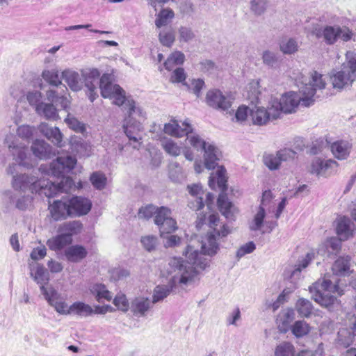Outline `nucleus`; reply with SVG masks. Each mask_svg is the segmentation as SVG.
<instances>
[{
    "label": "nucleus",
    "mask_w": 356,
    "mask_h": 356,
    "mask_svg": "<svg viewBox=\"0 0 356 356\" xmlns=\"http://www.w3.org/2000/svg\"><path fill=\"white\" fill-rule=\"evenodd\" d=\"M33 154L40 159H49L55 156L56 151L43 140H36L31 145Z\"/></svg>",
    "instance_id": "aec40b11"
},
{
    "label": "nucleus",
    "mask_w": 356,
    "mask_h": 356,
    "mask_svg": "<svg viewBox=\"0 0 356 356\" xmlns=\"http://www.w3.org/2000/svg\"><path fill=\"white\" fill-rule=\"evenodd\" d=\"M82 223L79 220L67 222L60 225L58 232L63 233L64 235L70 236L72 238L73 235L80 233L82 230Z\"/></svg>",
    "instance_id": "f704fd0d"
},
{
    "label": "nucleus",
    "mask_w": 356,
    "mask_h": 356,
    "mask_svg": "<svg viewBox=\"0 0 356 356\" xmlns=\"http://www.w3.org/2000/svg\"><path fill=\"white\" fill-rule=\"evenodd\" d=\"M92 186L97 190H102L106 185L107 178L100 172H93L90 177Z\"/></svg>",
    "instance_id": "a18cd8bd"
},
{
    "label": "nucleus",
    "mask_w": 356,
    "mask_h": 356,
    "mask_svg": "<svg viewBox=\"0 0 356 356\" xmlns=\"http://www.w3.org/2000/svg\"><path fill=\"white\" fill-rule=\"evenodd\" d=\"M34 127L29 125L19 126L17 129V134L24 139H30L33 134Z\"/></svg>",
    "instance_id": "e2e57ef3"
},
{
    "label": "nucleus",
    "mask_w": 356,
    "mask_h": 356,
    "mask_svg": "<svg viewBox=\"0 0 356 356\" xmlns=\"http://www.w3.org/2000/svg\"><path fill=\"white\" fill-rule=\"evenodd\" d=\"M6 195L11 203L15 204L19 210H26L32 202L33 197L29 194L18 192H6Z\"/></svg>",
    "instance_id": "5701e85b"
},
{
    "label": "nucleus",
    "mask_w": 356,
    "mask_h": 356,
    "mask_svg": "<svg viewBox=\"0 0 356 356\" xmlns=\"http://www.w3.org/2000/svg\"><path fill=\"white\" fill-rule=\"evenodd\" d=\"M323 76L321 74L316 71L312 72L309 82L301 83L299 91L302 94V97L296 92H289L283 95L280 100L272 99L270 102L273 107L278 110L279 117L282 112L286 113L294 112L300 102L305 106L312 105L315 101V96L320 97L316 95L317 91L321 90L325 87L326 83Z\"/></svg>",
    "instance_id": "7ed1b4c3"
},
{
    "label": "nucleus",
    "mask_w": 356,
    "mask_h": 356,
    "mask_svg": "<svg viewBox=\"0 0 356 356\" xmlns=\"http://www.w3.org/2000/svg\"><path fill=\"white\" fill-rule=\"evenodd\" d=\"M206 101L211 107L223 111L228 110L232 104L231 96L224 95L219 90H209L207 93Z\"/></svg>",
    "instance_id": "ddd939ff"
},
{
    "label": "nucleus",
    "mask_w": 356,
    "mask_h": 356,
    "mask_svg": "<svg viewBox=\"0 0 356 356\" xmlns=\"http://www.w3.org/2000/svg\"><path fill=\"white\" fill-rule=\"evenodd\" d=\"M51 216L54 220H60L71 216L68 199L55 200L49 207Z\"/></svg>",
    "instance_id": "dca6fc26"
},
{
    "label": "nucleus",
    "mask_w": 356,
    "mask_h": 356,
    "mask_svg": "<svg viewBox=\"0 0 356 356\" xmlns=\"http://www.w3.org/2000/svg\"><path fill=\"white\" fill-rule=\"evenodd\" d=\"M99 88L104 98L113 99V103L117 106L124 105L127 113L123 125L126 136L134 142L140 139V120H144L146 115L143 109L137 106L133 99L126 97L124 90L119 85L112 83L111 76L108 74H104L100 78Z\"/></svg>",
    "instance_id": "f03ea898"
},
{
    "label": "nucleus",
    "mask_w": 356,
    "mask_h": 356,
    "mask_svg": "<svg viewBox=\"0 0 356 356\" xmlns=\"http://www.w3.org/2000/svg\"><path fill=\"white\" fill-rule=\"evenodd\" d=\"M70 314L88 317L93 314V308L83 302L77 301L70 306Z\"/></svg>",
    "instance_id": "c9c22d12"
},
{
    "label": "nucleus",
    "mask_w": 356,
    "mask_h": 356,
    "mask_svg": "<svg viewBox=\"0 0 356 356\" xmlns=\"http://www.w3.org/2000/svg\"><path fill=\"white\" fill-rule=\"evenodd\" d=\"M314 33L317 38H323L327 45L335 44L339 39L343 42H348L353 36V33L348 28L339 25H326L322 28L316 29Z\"/></svg>",
    "instance_id": "1a4fd4ad"
},
{
    "label": "nucleus",
    "mask_w": 356,
    "mask_h": 356,
    "mask_svg": "<svg viewBox=\"0 0 356 356\" xmlns=\"http://www.w3.org/2000/svg\"><path fill=\"white\" fill-rule=\"evenodd\" d=\"M262 58L264 63L270 67L275 66L278 61L277 54L268 50L264 51Z\"/></svg>",
    "instance_id": "680f3d73"
},
{
    "label": "nucleus",
    "mask_w": 356,
    "mask_h": 356,
    "mask_svg": "<svg viewBox=\"0 0 356 356\" xmlns=\"http://www.w3.org/2000/svg\"><path fill=\"white\" fill-rule=\"evenodd\" d=\"M298 47L297 41L293 38L283 40L280 43V50L284 54H292L296 52Z\"/></svg>",
    "instance_id": "09e8293b"
},
{
    "label": "nucleus",
    "mask_w": 356,
    "mask_h": 356,
    "mask_svg": "<svg viewBox=\"0 0 356 356\" xmlns=\"http://www.w3.org/2000/svg\"><path fill=\"white\" fill-rule=\"evenodd\" d=\"M65 122L67 124L70 128L76 132L83 133L86 130L84 124L80 122L76 118L71 116L70 114H67V118L65 119Z\"/></svg>",
    "instance_id": "864d4df0"
},
{
    "label": "nucleus",
    "mask_w": 356,
    "mask_h": 356,
    "mask_svg": "<svg viewBox=\"0 0 356 356\" xmlns=\"http://www.w3.org/2000/svg\"><path fill=\"white\" fill-rule=\"evenodd\" d=\"M264 163L269 170H274L280 168L282 162L277 152L276 154H269L264 155Z\"/></svg>",
    "instance_id": "8fccbe9b"
},
{
    "label": "nucleus",
    "mask_w": 356,
    "mask_h": 356,
    "mask_svg": "<svg viewBox=\"0 0 356 356\" xmlns=\"http://www.w3.org/2000/svg\"><path fill=\"white\" fill-rule=\"evenodd\" d=\"M309 291L315 302L329 309L337 301L334 294L337 293L341 296L343 293V291L339 284H333L330 280L325 278L318 280L314 283L309 286Z\"/></svg>",
    "instance_id": "0eeeda50"
},
{
    "label": "nucleus",
    "mask_w": 356,
    "mask_h": 356,
    "mask_svg": "<svg viewBox=\"0 0 356 356\" xmlns=\"http://www.w3.org/2000/svg\"><path fill=\"white\" fill-rule=\"evenodd\" d=\"M88 255L87 250L81 245H73L65 250V256L68 261L78 263Z\"/></svg>",
    "instance_id": "bb28decb"
},
{
    "label": "nucleus",
    "mask_w": 356,
    "mask_h": 356,
    "mask_svg": "<svg viewBox=\"0 0 356 356\" xmlns=\"http://www.w3.org/2000/svg\"><path fill=\"white\" fill-rule=\"evenodd\" d=\"M186 75L182 67H177L173 70L170 77V80L173 83H184L186 80Z\"/></svg>",
    "instance_id": "338daca9"
},
{
    "label": "nucleus",
    "mask_w": 356,
    "mask_h": 356,
    "mask_svg": "<svg viewBox=\"0 0 356 356\" xmlns=\"http://www.w3.org/2000/svg\"><path fill=\"white\" fill-rule=\"evenodd\" d=\"M158 208L159 207H156L152 204H149L145 207H143L138 211V218L149 219L152 218L153 215H155Z\"/></svg>",
    "instance_id": "bf43d9fd"
},
{
    "label": "nucleus",
    "mask_w": 356,
    "mask_h": 356,
    "mask_svg": "<svg viewBox=\"0 0 356 356\" xmlns=\"http://www.w3.org/2000/svg\"><path fill=\"white\" fill-rule=\"evenodd\" d=\"M295 348L290 342L284 341L275 347V356H293Z\"/></svg>",
    "instance_id": "79ce46f5"
},
{
    "label": "nucleus",
    "mask_w": 356,
    "mask_h": 356,
    "mask_svg": "<svg viewBox=\"0 0 356 356\" xmlns=\"http://www.w3.org/2000/svg\"><path fill=\"white\" fill-rule=\"evenodd\" d=\"M185 56L181 51H175L164 63V66L166 70H172L175 65H181L184 62Z\"/></svg>",
    "instance_id": "ea45409f"
},
{
    "label": "nucleus",
    "mask_w": 356,
    "mask_h": 356,
    "mask_svg": "<svg viewBox=\"0 0 356 356\" xmlns=\"http://www.w3.org/2000/svg\"><path fill=\"white\" fill-rule=\"evenodd\" d=\"M169 176L175 182L179 181L182 179V169L177 162H171L169 164Z\"/></svg>",
    "instance_id": "603ef678"
},
{
    "label": "nucleus",
    "mask_w": 356,
    "mask_h": 356,
    "mask_svg": "<svg viewBox=\"0 0 356 356\" xmlns=\"http://www.w3.org/2000/svg\"><path fill=\"white\" fill-rule=\"evenodd\" d=\"M90 293L95 296L97 301L102 302L104 300L110 301L112 299L111 292L107 290L105 285L95 284L90 286Z\"/></svg>",
    "instance_id": "4c0bfd02"
},
{
    "label": "nucleus",
    "mask_w": 356,
    "mask_h": 356,
    "mask_svg": "<svg viewBox=\"0 0 356 356\" xmlns=\"http://www.w3.org/2000/svg\"><path fill=\"white\" fill-rule=\"evenodd\" d=\"M83 83L87 88H95L100 85V72L97 69H89L81 72Z\"/></svg>",
    "instance_id": "2f4dec72"
},
{
    "label": "nucleus",
    "mask_w": 356,
    "mask_h": 356,
    "mask_svg": "<svg viewBox=\"0 0 356 356\" xmlns=\"http://www.w3.org/2000/svg\"><path fill=\"white\" fill-rule=\"evenodd\" d=\"M309 332V325L303 321H296L292 327V332L296 337H302Z\"/></svg>",
    "instance_id": "3c124183"
},
{
    "label": "nucleus",
    "mask_w": 356,
    "mask_h": 356,
    "mask_svg": "<svg viewBox=\"0 0 356 356\" xmlns=\"http://www.w3.org/2000/svg\"><path fill=\"white\" fill-rule=\"evenodd\" d=\"M352 144L343 140H337L330 145L332 154L338 160H346L352 150Z\"/></svg>",
    "instance_id": "4be33fe9"
},
{
    "label": "nucleus",
    "mask_w": 356,
    "mask_h": 356,
    "mask_svg": "<svg viewBox=\"0 0 356 356\" xmlns=\"http://www.w3.org/2000/svg\"><path fill=\"white\" fill-rule=\"evenodd\" d=\"M140 241L143 248L149 252L154 250L158 243L157 238L152 235L142 237Z\"/></svg>",
    "instance_id": "4d7b16f0"
},
{
    "label": "nucleus",
    "mask_w": 356,
    "mask_h": 356,
    "mask_svg": "<svg viewBox=\"0 0 356 356\" xmlns=\"http://www.w3.org/2000/svg\"><path fill=\"white\" fill-rule=\"evenodd\" d=\"M218 186L221 190L218 197V206L221 213L229 220H234L235 207L234 204L228 200L225 191H227V179L225 176L218 177Z\"/></svg>",
    "instance_id": "9b49d317"
},
{
    "label": "nucleus",
    "mask_w": 356,
    "mask_h": 356,
    "mask_svg": "<svg viewBox=\"0 0 356 356\" xmlns=\"http://www.w3.org/2000/svg\"><path fill=\"white\" fill-rule=\"evenodd\" d=\"M42 98V94L39 91H32L29 92L26 95V99L30 104V105L35 107L36 109V106L40 104Z\"/></svg>",
    "instance_id": "774afa93"
},
{
    "label": "nucleus",
    "mask_w": 356,
    "mask_h": 356,
    "mask_svg": "<svg viewBox=\"0 0 356 356\" xmlns=\"http://www.w3.org/2000/svg\"><path fill=\"white\" fill-rule=\"evenodd\" d=\"M159 228L161 235L173 232L177 229V222L171 217V215H169L159 226Z\"/></svg>",
    "instance_id": "49530a36"
},
{
    "label": "nucleus",
    "mask_w": 356,
    "mask_h": 356,
    "mask_svg": "<svg viewBox=\"0 0 356 356\" xmlns=\"http://www.w3.org/2000/svg\"><path fill=\"white\" fill-rule=\"evenodd\" d=\"M39 130L51 143L58 146H61L62 134L58 127H53L47 123L43 122L40 124Z\"/></svg>",
    "instance_id": "b1692460"
},
{
    "label": "nucleus",
    "mask_w": 356,
    "mask_h": 356,
    "mask_svg": "<svg viewBox=\"0 0 356 356\" xmlns=\"http://www.w3.org/2000/svg\"><path fill=\"white\" fill-rule=\"evenodd\" d=\"M63 79L67 83L73 91H79L83 86V81L79 74L71 70H66L62 72Z\"/></svg>",
    "instance_id": "cd10ccee"
},
{
    "label": "nucleus",
    "mask_w": 356,
    "mask_h": 356,
    "mask_svg": "<svg viewBox=\"0 0 356 356\" xmlns=\"http://www.w3.org/2000/svg\"><path fill=\"white\" fill-rule=\"evenodd\" d=\"M256 249L254 242L250 241L241 245L236 252V257L239 259L247 254L252 253Z\"/></svg>",
    "instance_id": "0e129e2a"
},
{
    "label": "nucleus",
    "mask_w": 356,
    "mask_h": 356,
    "mask_svg": "<svg viewBox=\"0 0 356 356\" xmlns=\"http://www.w3.org/2000/svg\"><path fill=\"white\" fill-rule=\"evenodd\" d=\"M31 276L40 285V289L43 296L48 293V291H50V288L47 289L44 286L49 282V275L42 265L37 264L35 272L33 270H31Z\"/></svg>",
    "instance_id": "393cba45"
},
{
    "label": "nucleus",
    "mask_w": 356,
    "mask_h": 356,
    "mask_svg": "<svg viewBox=\"0 0 356 356\" xmlns=\"http://www.w3.org/2000/svg\"><path fill=\"white\" fill-rule=\"evenodd\" d=\"M346 58L341 70L333 71L330 76L333 88L339 90L350 87L356 79V58L350 54Z\"/></svg>",
    "instance_id": "6e6552de"
},
{
    "label": "nucleus",
    "mask_w": 356,
    "mask_h": 356,
    "mask_svg": "<svg viewBox=\"0 0 356 356\" xmlns=\"http://www.w3.org/2000/svg\"><path fill=\"white\" fill-rule=\"evenodd\" d=\"M151 304L148 298L138 297L131 302L130 309L134 315L144 316L150 308Z\"/></svg>",
    "instance_id": "7c9ffc66"
},
{
    "label": "nucleus",
    "mask_w": 356,
    "mask_h": 356,
    "mask_svg": "<svg viewBox=\"0 0 356 356\" xmlns=\"http://www.w3.org/2000/svg\"><path fill=\"white\" fill-rule=\"evenodd\" d=\"M113 304L118 309L122 312L128 311L129 305L126 296L123 293H118L113 300Z\"/></svg>",
    "instance_id": "13d9d810"
},
{
    "label": "nucleus",
    "mask_w": 356,
    "mask_h": 356,
    "mask_svg": "<svg viewBox=\"0 0 356 356\" xmlns=\"http://www.w3.org/2000/svg\"><path fill=\"white\" fill-rule=\"evenodd\" d=\"M354 223L346 216L339 217L337 221V234L340 240H347L353 235Z\"/></svg>",
    "instance_id": "412c9836"
},
{
    "label": "nucleus",
    "mask_w": 356,
    "mask_h": 356,
    "mask_svg": "<svg viewBox=\"0 0 356 356\" xmlns=\"http://www.w3.org/2000/svg\"><path fill=\"white\" fill-rule=\"evenodd\" d=\"M42 76L49 85L56 88V89H54L55 90H62L67 91V87L63 84L62 81L60 80L58 71L55 70H44Z\"/></svg>",
    "instance_id": "473e14b6"
},
{
    "label": "nucleus",
    "mask_w": 356,
    "mask_h": 356,
    "mask_svg": "<svg viewBox=\"0 0 356 356\" xmlns=\"http://www.w3.org/2000/svg\"><path fill=\"white\" fill-rule=\"evenodd\" d=\"M338 165V163L333 159L322 160L318 158L313 160L311 172L318 176L327 177L336 171Z\"/></svg>",
    "instance_id": "4468645a"
},
{
    "label": "nucleus",
    "mask_w": 356,
    "mask_h": 356,
    "mask_svg": "<svg viewBox=\"0 0 356 356\" xmlns=\"http://www.w3.org/2000/svg\"><path fill=\"white\" fill-rule=\"evenodd\" d=\"M169 215H171V210L169 208L166 207L158 208L154 216L155 224L159 227Z\"/></svg>",
    "instance_id": "5fc2aeb1"
},
{
    "label": "nucleus",
    "mask_w": 356,
    "mask_h": 356,
    "mask_svg": "<svg viewBox=\"0 0 356 356\" xmlns=\"http://www.w3.org/2000/svg\"><path fill=\"white\" fill-rule=\"evenodd\" d=\"M168 274L172 275L167 285H158L154 289L152 303H157L167 298L176 283L187 284L197 274L196 266L191 262L184 261L180 257H173L168 262Z\"/></svg>",
    "instance_id": "39448f33"
},
{
    "label": "nucleus",
    "mask_w": 356,
    "mask_h": 356,
    "mask_svg": "<svg viewBox=\"0 0 356 356\" xmlns=\"http://www.w3.org/2000/svg\"><path fill=\"white\" fill-rule=\"evenodd\" d=\"M44 296L48 303L53 307L58 313L63 315L70 314V307H67V304L65 301L61 300L60 296L56 289L51 287L50 291H48Z\"/></svg>",
    "instance_id": "a211bd4d"
},
{
    "label": "nucleus",
    "mask_w": 356,
    "mask_h": 356,
    "mask_svg": "<svg viewBox=\"0 0 356 356\" xmlns=\"http://www.w3.org/2000/svg\"><path fill=\"white\" fill-rule=\"evenodd\" d=\"M296 309L302 317H308L312 312V302L305 298H299L296 304Z\"/></svg>",
    "instance_id": "a19ab883"
},
{
    "label": "nucleus",
    "mask_w": 356,
    "mask_h": 356,
    "mask_svg": "<svg viewBox=\"0 0 356 356\" xmlns=\"http://www.w3.org/2000/svg\"><path fill=\"white\" fill-rule=\"evenodd\" d=\"M208 220L209 227L213 229V232L208 234L205 241L200 243L201 251L199 252L192 245H188L184 252L187 259L201 270H204L209 265V259L205 256L215 255L219 250L216 237H225L230 233V229L226 225H223L220 230L216 229L219 220L217 214H211Z\"/></svg>",
    "instance_id": "20e7f679"
},
{
    "label": "nucleus",
    "mask_w": 356,
    "mask_h": 356,
    "mask_svg": "<svg viewBox=\"0 0 356 356\" xmlns=\"http://www.w3.org/2000/svg\"><path fill=\"white\" fill-rule=\"evenodd\" d=\"M174 17V13L170 9H163L157 15L155 24L157 28H161L168 24L169 19Z\"/></svg>",
    "instance_id": "c03bdc74"
},
{
    "label": "nucleus",
    "mask_w": 356,
    "mask_h": 356,
    "mask_svg": "<svg viewBox=\"0 0 356 356\" xmlns=\"http://www.w3.org/2000/svg\"><path fill=\"white\" fill-rule=\"evenodd\" d=\"M281 162L290 161L294 160L297 157V152L289 148H284L277 151Z\"/></svg>",
    "instance_id": "052dcab7"
},
{
    "label": "nucleus",
    "mask_w": 356,
    "mask_h": 356,
    "mask_svg": "<svg viewBox=\"0 0 356 356\" xmlns=\"http://www.w3.org/2000/svg\"><path fill=\"white\" fill-rule=\"evenodd\" d=\"M54 102H40L36 106V113L47 120H57L59 118L57 108L53 104Z\"/></svg>",
    "instance_id": "c756f323"
},
{
    "label": "nucleus",
    "mask_w": 356,
    "mask_h": 356,
    "mask_svg": "<svg viewBox=\"0 0 356 356\" xmlns=\"http://www.w3.org/2000/svg\"><path fill=\"white\" fill-rule=\"evenodd\" d=\"M350 257H341L337 259L332 265L333 273L337 275H346L350 269Z\"/></svg>",
    "instance_id": "e433bc0d"
},
{
    "label": "nucleus",
    "mask_w": 356,
    "mask_h": 356,
    "mask_svg": "<svg viewBox=\"0 0 356 356\" xmlns=\"http://www.w3.org/2000/svg\"><path fill=\"white\" fill-rule=\"evenodd\" d=\"M163 130L168 135L179 138L184 136H191V135L188 134L192 133L193 128L188 120L182 122V127L177 121L173 120L165 124Z\"/></svg>",
    "instance_id": "f3484780"
},
{
    "label": "nucleus",
    "mask_w": 356,
    "mask_h": 356,
    "mask_svg": "<svg viewBox=\"0 0 356 356\" xmlns=\"http://www.w3.org/2000/svg\"><path fill=\"white\" fill-rule=\"evenodd\" d=\"M179 41L188 42L195 38V33L192 29L188 26H181L179 29Z\"/></svg>",
    "instance_id": "6e6d98bb"
},
{
    "label": "nucleus",
    "mask_w": 356,
    "mask_h": 356,
    "mask_svg": "<svg viewBox=\"0 0 356 356\" xmlns=\"http://www.w3.org/2000/svg\"><path fill=\"white\" fill-rule=\"evenodd\" d=\"M67 92L62 90H55L49 89L46 92L47 99L51 102L58 103L64 111H67L70 102L66 97Z\"/></svg>",
    "instance_id": "a878e982"
},
{
    "label": "nucleus",
    "mask_w": 356,
    "mask_h": 356,
    "mask_svg": "<svg viewBox=\"0 0 356 356\" xmlns=\"http://www.w3.org/2000/svg\"><path fill=\"white\" fill-rule=\"evenodd\" d=\"M160 42L165 47H170L175 42V33L172 29L161 31L159 35Z\"/></svg>",
    "instance_id": "de8ad7c7"
},
{
    "label": "nucleus",
    "mask_w": 356,
    "mask_h": 356,
    "mask_svg": "<svg viewBox=\"0 0 356 356\" xmlns=\"http://www.w3.org/2000/svg\"><path fill=\"white\" fill-rule=\"evenodd\" d=\"M188 140L197 150L204 151V165L208 170H213L217 166L220 152L214 145L202 140L198 135L188 136Z\"/></svg>",
    "instance_id": "9d476101"
},
{
    "label": "nucleus",
    "mask_w": 356,
    "mask_h": 356,
    "mask_svg": "<svg viewBox=\"0 0 356 356\" xmlns=\"http://www.w3.org/2000/svg\"><path fill=\"white\" fill-rule=\"evenodd\" d=\"M72 238L70 236L64 235L63 233L53 236L47 241V245L53 251H59L63 249L67 245L71 244Z\"/></svg>",
    "instance_id": "c85d7f7f"
},
{
    "label": "nucleus",
    "mask_w": 356,
    "mask_h": 356,
    "mask_svg": "<svg viewBox=\"0 0 356 356\" xmlns=\"http://www.w3.org/2000/svg\"><path fill=\"white\" fill-rule=\"evenodd\" d=\"M69 200L71 216H81L87 214L91 209L92 202L86 197L74 196Z\"/></svg>",
    "instance_id": "2eb2a0df"
},
{
    "label": "nucleus",
    "mask_w": 356,
    "mask_h": 356,
    "mask_svg": "<svg viewBox=\"0 0 356 356\" xmlns=\"http://www.w3.org/2000/svg\"><path fill=\"white\" fill-rule=\"evenodd\" d=\"M266 0H252L251 1V10L257 15H261L266 10Z\"/></svg>",
    "instance_id": "69168bd1"
},
{
    "label": "nucleus",
    "mask_w": 356,
    "mask_h": 356,
    "mask_svg": "<svg viewBox=\"0 0 356 356\" xmlns=\"http://www.w3.org/2000/svg\"><path fill=\"white\" fill-rule=\"evenodd\" d=\"M314 254L313 252L307 253L306 256L299 261V264L295 266V268L291 272L290 279L292 280L299 277L301 270L305 268L311 261L314 259ZM293 281H291L292 282Z\"/></svg>",
    "instance_id": "58836bf2"
},
{
    "label": "nucleus",
    "mask_w": 356,
    "mask_h": 356,
    "mask_svg": "<svg viewBox=\"0 0 356 356\" xmlns=\"http://www.w3.org/2000/svg\"><path fill=\"white\" fill-rule=\"evenodd\" d=\"M76 159L72 156H58L50 165V172L56 180L49 181L38 179L32 174L21 173L13 177L11 185L15 192L39 193L51 197L58 193H67L74 183L72 178L65 174L75 166Z\"/></svg>",
    "instance_id": "f257e3e1"
},
{
    "label": "nucleus",
    "mask_w": 356,
    "mask_h": 356,
    "mask_svg": "<svg viewBox=\"0 0 356 356\" xmlns=\"http://www.w3.org/2000/svg\"><path fill=\"white\" fill-rule=\"evenodd\" d=\"M340 238L336 237L327 239L318 250V254L325 255L326 251L327 255L337 253L341 249Z\"/></svg>",
    "instance_id": "72a5a7b5"
},
{
    "label": "nucleus",
    "mask_w": 356,
    "mask_h": 356,
    "mask_svg": "<svg viewBox=\"0 0 356 356\" xmlns=\"http://www.w3.org/2000/svg\"><path fill=\"white\" fill-rule=\"evenodd\" d=\"M261 94L259 81H251L248 85L247 97L251 103L250 118L254 124L259 126L266 124L269 121L279 118L278 110L273 107L271 102L267 108L257 106Z\"/></svg>",
    "instance_id": "423d86ee"
},
{
    "label": "nucleus",
    "mask_w": 356,
    "mask_h": 356,
    "mask_svg": "<svg viewBox=\"0 0 356 356\" xmlns=\"http://www.w3.org/2000/svg\"><path fill=\"white\" fill-rule=\"evenodd\" d=\"M272 194L270 191H265L263 193L261 204L257 209L253 218L248 222V227L250 231H260L264 225L266 216L265 207L268 205L271 200Z\"/></svg>",
    "instance_id": "f8f14e48"
},
{
    "label": "nucleus",
    "mask_w": 356,
    "mask_h": 356,
    "mask_svg": "<svg viewBox=\"0 0 356 356\" xmlns=\"http://www.w3.org/2000/svg\"><path fill=\"white\" fill-rule=\"evenodd\" d=\"M8 147L9 152L13 156V159L15 160L19 165L24 167L29 165V163L26 161L29 149L25 145L13 140L8 145Z\"/></svg>",
    "instance_id": "6ab92c4d"
},
{
    "label": "nucleus",
    "mask_w": 356,
    "mask_h": 356,
    "mask_svg": "<svg viewBox=\"0 0 356 356\" xmlns=\"http://www.w3.org/2000/svg\"><path fill=\"white\" fill-rule=\"evenodd\" d=\"M164 150L172 156H177L181 154V148L172 139L166 138L161 141Z\"/></svg>",
    "instance_id": "37998d69"
}]
</instances>
